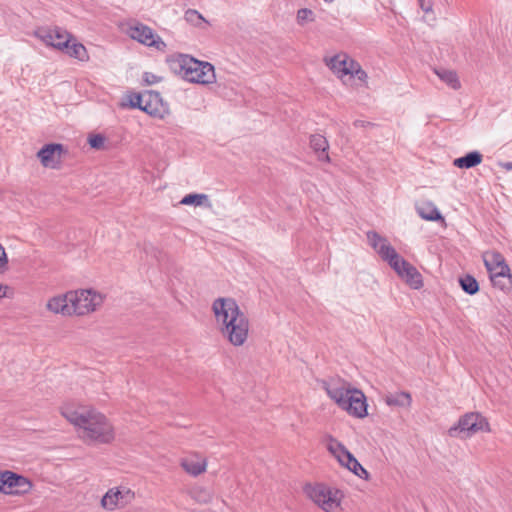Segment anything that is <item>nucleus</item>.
<instances>
[{
  "label": "nucleus",
  "mask_w": 512,
  "mask_h": 512,
  "mask_svg": "<svg viewBox=\"0 0 512 512\" xmlns=\"http://www.w3.org/2000/svg\"><path fill=\"white\" fill-rule=\"evenodd\" d=\"M60 413L87 444H109L115 439L110 420L93 407L66 403L61 406Z\"/></svg>",
  "instance_id": "1"
},
{
  "label": "nucleus",
  "mask_w": 512,
  "mask_h": 512,
  "mask_svg": "<svg viewBox=\"0 0 512 512\" xmlns=\"http://www.w3.org/2000/svg\"><path fill=\"white\" fill-rule=\"evenodd\" d=\"M212 312L221 335L233 346L244 345L249 334V320L231 297H219L212 303Z\"/></svg>",
  "instance_id": "2"
},
{
  "label": "nucleus",
  "mask_w": 512,
  "mask_h": 512,
  "mask_svg": "<svg viewBox=\"0 0 512 512\" xmlns=\"http://www.w3.org/2000/svg\"><path fill=\"white\" fill-rule=\"evenodd\" d=\"M367 239L373 249L379 256L393 268V270L404 279L412 288L422 287V276L417 269L403 259L396 250L390 245L388 240L380 236L377 232L369 231Z\"/></svg>",
  "instance_id": "3"
},
{
  "label": "nucleus",
  "mask_w": 512,
  "mask_h": 512,
  "mask_svg": "<svg viewBox=\"0 0 512 512\" xmlns=\"http://www.w3.org/2000/svg\"><path fill=\"white\" fill-rule=\"evenodd\" d=\"M167 62L171 71L186 81L201 85L216 82L214 66L209 62L197 60L188 54L171 55Z\"/></svg>",
  "instance_id": "4"
},
{
  "label": "nucleus",
  "mask_w": 512,
  "mask_h": 512,
  "mask_svg": "<svg viewBox=\"0 0 512 512\" xmlns=\"http://www.w3.org/2000/svg\"><path fill=\"white\" fill-rule=\"evenodd\" d=\"M326 64L345 85H353L352 81L355 78L362 83L367 81V73L358 62L346 54L335 55Z\"/></svg>",
  "instance_id": "5"
},
{
  "label": "nucleus",
  "mask_w": 512,
  "mask_h": 512,
  "mask_svg": "<svg viewBox=\"0 0 512 512\" xmlns=\"http://www.w3.org/2000/svg\"><path fill=\"white\" fill-rule=\"evenodd\" d=\"M482 258L493 286L500 290L509 289L512 275L503 255L497 251H487Z\"/></svg>",
  "instance_id": "6"
},
{
  "label": "nucleus",
  "mask_w": 512,
  "mask_h": 512,
  "mask_svg": "<svg viewBox=\"0 0 512 512\" xmlns=\"http://www.w3.org/2000/svg\"><path fill=\"white\" fill-rule=\"evenodd\" d=\"M307 496L325 512H341L342 492L333 487L317 483L306 485Z\"/></svg>",
  "instance_id": "7"
},
{
  "label": "nucleus",
  "mask_w": 512,
  "mask_h": 512,
  "mask_svg": "<svg viewBox=\"0 0 512 512\" xmlns=\"http://www.w3.org/2000/svg\"><path fill=\"white\" fill-rule=\"evenodd\" d=\"M488 420L479 412H468L449 428L448 435L453 438L468 439L479 432H490Z\"/></svg>",
  "instance_id": "8"
},
{
  "label": "nucleus",
  "mask_w": 512,
  "mask_h": 512,
  "mask_svg": "<svg viewBox=\"0 0 512 512\" xmlns=\"http://www.w3.org/2000/svg\"><path fill=\"white\" fill-rule=\"evenodd\" d=\"M73 315L84 316L96 311L103 303V296L92 289L70 291Z\"/></svg>",
  "instance_id": "9"
},
{
  "label": "nucleus",
  "mask_w": 512,
  "mask_h": 512,
  "mask_svg": "<svg viewBox=\"0 0 512 512\" xmlns=\"http://www.w3.org/2000/svg\"><path fill=\"white\" fill-rule=\"evenodd\" d=\"M135 500V492L127 486L120 485L107 490L100 501L101 507L106 511H115L126 508Z\"/></svg>",
  "instance_id": "10"
},
{
  "label": "nucleus",
  "mask_w": 512,
  "mask_h": 512,
  "mask_svg": "<svg viewBox=\"0 0 512 512\" xmlns=\"http://www.w3.org/2000/svg\"><path fill=\"white\" fill-rule=\"evenodd\" d=\"M327 449L337 459L341 466L347 468L360 478L368 477V472L341 442L334 438H330L327 443Z\"/></svg>",
  "instance_id": "11"
},
{
  "label": "nucleus",
  "mask_w": 512,
  "mask_h": 512,
  "mask_svg": "<svg viewBox=\"0 0 512 512\" xmlns=\"http://www.w3.org/2000/svg\"><path fill=\"white\" fill-rule=\"evenodd\" d=\"M31 481L10 470H0V493L6 495H24L31 491Z\"/></svg>",
  "instance_id": "12"
},
{
  "label": "nucleus",
  "mask_w": 512,
  "mask_h": 512,
  "mask_svg": "<svg viewBox=\"0 0 512 512\" xmlns=\"http://www.w3.org/2000/svg\"><path fill=\"white\" fill-rule=\"evenodd\" d=\"M34 36L45 45L61 52L73 40V35L60 27H39L34 31Z\"/></svg>",
  "instance_id": "13"
},
{
  "label": "nucleus",
  "mask_w": 512,
  "mask_h": 512,
  "mask_svg": "<svg viewBox=\"0 0 512 512\" xmlns=\"http://www.w3.org/2000/svg\"><path fill=\"white\" fill-rule=\"evenodd\" d=\"M127 34L133 40H136L148 47H153L158 51H164L166 48V44L161 39V37L156 34L149 26L142 23H135L130 25L127 29Z\"/></svg>",
  "instance_id": "14"
},
{
  "label": "nucleus",
  "mask_w": 512,
  "mask_h": 512,
  "mask_svg": "<svg viewBox=\"0 0 512 512\" xmlns=\"http://www.w3.org/2000/svg\"><path fill=\"white\" fill-rule=\"evenodd\" d=\"M324 389L328 396L341 408L353 391L350 383L340 378H333L324 383Z\"/></svg>",
  "instance_id": "15"
},
{
  "label": "nucleus",
  "mask_w": 512,
  "mask_h": 512,
  "mask_svg": "<svg viewBox=\"0 0 512 512\" xmlns=\"http://www.w3.org/2000/svg\"><path fill=\"white\" fill-rule=\"evenodd\" d=\"M63 153L62 144L51 143L44 145L37 152V157L44 167L55 169L59 167Z\"/></svg>",
  "instance_id": "16"
},
{
  "label": "nucleus",
  "mask_w": 512,
  "mask_h": 512,
  "mask_svg": "<svg viewBox=\"0 0 512 512\" xmlns=\"http://www.w3.org/2000/svg\"><path fill=\"white\" fill-rule=\"evenodd\" d=\"M341 409L354 417L364 418L367 415V404L363 392L354 388Z\"/></svg>",
  "instance_id": "17"
},
{
  "label": "nucleus",
  "mask_w": 512,
  "mask_h": 512,
  "mask_svg": "<svg viewBox=\"0 0 512 512\" xmlns=\"http://www.w3.org/2000/svg\"><path fill=\"white\" fill-rule=\"evenodd\" d=\"M46 308L55 314H61L63 316H72V298L70 291L63 294L54 296L46 304Z\"/></svg>",
  "instance_id": "18"
},
{
  "label": "nucleus",
  "mask_w": 512,
  "mask_h": 512,
  "mask_svg": "<svg viewBox=\"0 0 512 512\" xmlns=\"http://www.w3.org/2000/svg\"><path fill=\"white\" fill-rule=\"evenodd\" d=\"M180 465L188 474L198 476L205 472L207 462L206 459L199 454H192L182 458Z\"/></svg>",
  "instance_id": "19"
},
{
  "label": "nucleus",
  "mask_w": 512,
  "mask_h": 512,
  "mask_svg": "<svg viewBox=\"0 0 512 512\" xmlns=\"http://www.w3.org/2000/svg\"><path fill=\"white\" fill-rule=\"evenodd\" d=\"M418 215L427 221H442L444 218L432 201H422L416 205Z\"/></svg>",
  "instance_id": "20"
},
{
  "label": "nucleus",
  "mask_w": 512,
  "mask_h": 512,
  "mask_svg": "<svg viewBox=\"0 0 512 512\" xmlns=\"http://www.w3.org/2000/svg\"><path fill=\"white\" fill-rule=\"evenodd\" d=\"M310 146L313 149V151L315 153H317V157H318L319 161H325V162L330 161V157L327 152L328 148H329V144H328L327 139L324 136H322L320 134L312 135L310 137Z\"/></svg>",
  "instance_id": "21"
},
{
  "label": "nucleus",
  "mask_w": 512,
  "mask_h": 512,
  "mask_svg": "<svg viewBox=\"0 0 512 512\" xmlns=\"http://www.w3.org/2000/svg\"><path fill=\"white\" fill-rule=\"evenodd\" d=\"M63 52L82 62H87L89 60V54L86 47L82 43L78 42L74 36L72 42L67 44V47H65Z\"/></svg>",
  "instance_id": "22"
},
{
  "label": "nucleus",
  "mask_w": 512,
  "mask_h": 512,
  "mask_svg": "<svg viewBox=\"0 0 512 512\" xmlns=\"http://www.w3.org/2000/svg\"><path fill=\"white\" fill-rule=\"evenodd\" d=\"M385 403L388 406L409 408L412 403L411 394L408 392L389 393L385 396Z\"/></svg>",
  "instance_id": "23"
},
{
  "label": "nucleus",
  "mask_w": 512,
  "mask_h": 512,
  "mask_svg": "<svg viewBox=\"0 0 512 512\" xmlns=\"http://www.w3.org/2000/svg\"><path fill=\"white\" fill-rule=\"evenodd\" d=\"M483 156L477 151L469 152L463 157L456 158L453 164L458 168L469 169L479 165L482 162Z\"/></svg>",
  "instance_id": "24"
},
{
  "label": "nucleus",
  "mask_w": 512,
  "mask_h": 512,
  "mask_svg": "<svg viewBox=\"0 0 512 512\" xmlns=\"http://www.w3.org/2000/svg\"><path fill=\"white\" fill-rule=\"evenodd\" d=\"M434 72L443 82H445L452 89H454V90L460 89L461 83H460L458 75L455 71L440 68V69H435Z\"/></svg>",
  "instance_id": "25"
},
{
  "label": "nucleus",
  "mask_w": 512,
  "mask_h": 512,
  "mask_svg": "<svg viewBox=\"0 0 512 512\" xmlns=\"http://www.w3.org/2000/svg\"><path fill=\"white\" fill-rule=\"evenodd\" d=\"M208 202V196L206 194H187L184 196L180 204L182 205H195V206H208L210 207V203Z\"/></svg>",
  "instance_id": "26"
},
{
  "label": "nucleus",
  "mask_w": 512,
  "mask_h": 512,
  "mask_svg": "<svg viewBox=\"0 0 512 512\" xmlns=\"http://www.w3.org/2000/svg\"><path fill=\"white\" fill-rule=\"evenodd\" d=\"M461 288L469 295H474L479 290L477 280L471 275H465L459 279Z\"/></svg>",
  "instance_id": "27"
},
{
  "label": "nucleus",
  "mask_w": 512,
  "mask_h": 512,
  "mask_svg": "<svg viewBox=\"0 0 512 512\" xmlns=\"http://www.w3.org/2000/svg\"><path fill=\"white\" fill-rule=\"evenodd\" d=\"M130 105L133 108H139L142 111L147 112L148 114H153L154 110L151 108L150 104L146 100V96L140 94H134L130 97Z\"/></svg>",
  "instance_id": "28"
},
{
  "label": "nucleus",
  "mask_w": 512,
  "mask_h": 512,
  "mask_svg": "<svg viewBox=\"0 0 512 512\" xmlns=\"http://www.w3.org/2000/svg\"><path fill=\"white\" fill-rule=\"evenodd\" d=\"M185 20L193 26L199 27L205 22L203 16L196 10L189 9L185 12Z\"/></svg>",
  "instance_id": "29"
},
{
  "label": "nucleus",
  "mask_w": 512,
  "mask_h": 512,
  "mask_svg": "<svg viewBox=\"0 0 512 512\" xmlns=\"http://www.w3.org/2000/svg\"><path fill=\"white\" fill-rule=\"evenodd\" d=\"M299 25H304L315 20L314 12L307 8L299 9L296 16Z\"/></svg>",
  "instance_id": "30"
},
{
  "label": "nucleus",
  "mask_w": 512,
  "mask_h": 512,
  "mask_svg": "<svg viewBox=\"0 0 512 512\" xmlns=\"http://www.w3.org/2000/svg\"><path fill=\"white\" fill-rule=\"evenodd\" d=\"M105 137L101 134H93L88 138L89 145L97 150L103 149L105 145Z\"/></svg>",
  "instance_id": "31"
},
{
  "label": "nucleus",
  "mask_w": 512,
  "mask_h": 512,
  "mask_svg": "<svg viewBox=\"0 0 512 512\" xmlns=\"http://www.w3.org/2000/svg\"><path fill=\"white\" fill-rule=\"evenodd\" d=\"M8 267V257L5 248L0 244V272H3Z\"/></svg>",
  "instance_id": "32"
},
{
  "label": "nucleus",
  "mask_w": 512,
  "mask_h": 512,
  "mask_svg": "<svg viewBox=\"0 0 512 512\" xmlns=\"http://www.w3.org/2000/svg\"><path fill=\"white\" fill-rule=\"evenodd\" d=\"M143 79L149 85L156 84L161 80L160 77L150 72H145L143 75Z\"/></svg>",
  "instance_id": "33"
},
{
  "label": "nucleus",
  "mask_w": 512,
  "mask_h": 512,
  "mask_svg": "<svg viewBox=\"0 0 512 512\" xmlns=\"http://www.w3.org/2000/svg\"><path fill=\"white\" fill-rule=\"evenodd\" d=\"M420 8L425 14L433 12V4L431 1L426 0H418Z\"/></svg>",
  "instance_id": "34"
},
{
  "label": "nucleus",
  "mask_w": 512,
  "mask_h": 512,
  "mask_svg": "<svg viewBox=\"0 0 512 512\" xmlns=\"http://www.w3.org/2000/svg\"><path fill=\"white\" fill-rule=\"evenodd\" d=\"M6 289H7V286L0 284V298H3L6 296Z\"/></svg>",
  "instance_id": "35"
},
{
  "label": "nucleus",
  "mask_w": 512,
  "mask_h": 512,
  "mask_svg": "<svg viewBox=\"0 0 512 512\" xmlns=\"http://www.w3.org/2000/svg\"><path fill=\"white\" fill-rule=\"evenodd\" d=\"M325 2H332L333 0H324Z\"/></svg>",
  "instance_id": "36"
}]
</instances>
